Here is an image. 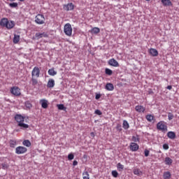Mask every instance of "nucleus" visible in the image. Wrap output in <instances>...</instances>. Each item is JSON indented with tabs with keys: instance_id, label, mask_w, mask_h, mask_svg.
Masks as SVG:
<instances>
[{
	"instance_id": "nucleus-41",
	"label": "nucleus",
	"mask_w": 179,
	"mask_h": 179,
	"mask_svg": "<svg viewBox=\"0 0 179 179\" xmlns=\"http://www.w3.org/2000/svg\"><path fill=\"white\" fill-rule=\"evenodd\" d=\"M94 113L96 114V115H101V114H103V113H101L99 109L96 110Z\"/></svg>"
},
{
	"instance_id": "nucleus-27",
	"label": "nucleus",
	"mask_w": 179,
	"mask_h": 179,
	"mask_svg": "<svg viewBox=\"0 0 179 179\" xmlns=\"http://www.w3.org/2000/svg\"><path fill=\"white\" fill-rule=\"evenodd\" d=\"M48 72L50 76H55L57 75V71H54V69H49Z\"/></svg>"
},
{
	"instance_id": "nucleus-29",
	"label": "nucleus",
	"mask_w": 179,
	"mask_h": 179,
	"mask_svg": "<svg viewBox=\"0 0 179 179\" xmlns=\"http://www.w3.org/2000/svg\"><path fill=\"white\" fill-rule=\"evenodd\" d=\"M145 118L147 120H148L149 122H152L155 117L152 115H147Z\"/></svg>"
},
{
	"instance_id": "nucleus-4",
	"label": "nucleus",
	"mask_w": 179,
	"mask_h": 179,
	"mask_svg": "<svg viewBox=\"0 0 179 179\" xmlns=\"http://www.w3.org/2000/svg\"><path fill=\"white\" fill-rule=\"evenodd\" d=\"M72 25L71 24L67 23L64 27V32L66 36H68V37H71L72 36Z\"/></svg>"
},
{
	"instance_id": "nucleus-51",
	"label": "nucleus",
	"mask_w": 179,
	"mask_h": 179,
	"mask_svg": "<svg viewBox=\"0 0 179 179\" xmlns=\"http://www.w3.org/2000/svg\"><path fill=\"white\" fill-rule=\"evenodd\" d=\"M7 1H13V0H7Z\"/></svg>"
},
{
	"instance_id": "nucleus-44",
	"label": "nucleus",
	"mask_w": 179,
	"mask_h": 179,
	"mask_svg": "<svg viewBox=\"0 0 179 179\" xmlns=\"http://www.w3.org/2000/svg\"><path fill=\"white\" fill-rule=\"evenodd\" d=\"M132 141L134 142H138L139 141V139L138 138H136V136H133L132 137Z\"/></svg>"
},
{
	"instance_id": "nucleus-48",
	"label": "nucleus",
	"mask_w": 179,
	"mask_h": 179,
	"mask_svg": "<svg viewBox=\"0 0 179 179\" xmlns=\"http://www.w3.org/2000/svg\"><path fill=\"white\" fill-rule=\"evenodd\" d=\"M90 136H91L92 138H94V136H95L94 132H91V133H90Z\"/></svg>"
},
{
	"instance_id": "nucleus-2",
	"label": "nucleus",
	"mask_w": 179,
	"mask_h": 179,
	"mask_svg": "<svg viewBox=\"0 0 179 179\" xmlns=\"http://www.w3.org/2000/svg\"><path fill=\"white\" fill-rule=\"evenodd\" d=\"M0 26L1 27H6L8 30H10L15 27V22L8 20V18H2L0 20Z\"/></svg>"
},
{
	"instance_id": "nucleus-33",
	"label": "nucleus",
	"mask_w": 179,
	"mask_h": 179,
	"mask_svg": "<svg viewBox=\"0 0 179 179\" xmlns=\"http://www.w3.org/2000/svg\"><path fill=\"white\" fill-rule=\"evenodd\" d=\"M123 128L124 129H128L129 128V124L127 120L123 121Z\"/></svg>"
},
{
	"instance_id": "nucleus-37",
	"label": "nucleus",
	"mask_w": 179,
	"mask_h": 179,
	"mask_svg": "<svg viewBox=\"0 0 179 179\" xmlns=\"http://www.w3.org/2000/svg\"><path fill=\"white\" fill-rule=\"evenodd\" d=\"M168 118H169V121H171V120H173V118H174V115H173V113H169Z\"/></svg>"
},
{
	"instance_id": "nucleus-34",
	"label": "nucleus",
	"mask_w": 179,
	"mask_h": 179,
	"mask_svg": "<svg viewBox=\"0 0 179 179\" xmlns=\"http://www.w3.org/2000/svg\"><path fill=\"white\" fill-rule=\"evenodd\" d=\"M83 179H90V178L89 177V172L87 171H85L83 173Z\"/></svg>"
},
{
	"instance_id": "nucleus-12",
	"label": "nucleus",
	"mask_w": 179,
	"mask_h": 179,
	"mask_svg": "<svg viewBox=\"0 0 179 179\" xmlns=\"http://www.w3.org/2000/svg\"><path fill=\"white\" fill-rule=\"evenodd\" d=\"M73 8H75V6H73V3H68L67 5H64L63 6V9L64 10H73Z\"/></svg>"
},
{
	"instance_id": "nucleus-23",
	"label": "nucleus",
	"mask_w": 179,
	"mask_h": 179,
	"mask_svg": "<svg viewBox=\"0 0 179 179\" xmlns=\"http://www.w3.org/2000/svg\"><path fill=\"white\" fill-rule=\"evenodd\" d=\"M20 41V36L14 34V38H13V43L14 44H17Z\"/></svg>"
},
{
	"instance_id": "nucleus-17",
	"label": "nucleus",
	"mask_w": 179,
	"mask_h": 179,
	"mask_svg": "<svg viewBox=\"0 0 179 179\" xmlns=\"http://www.w3.org/2000/svg\"><path fill=\"white\" fill-rule=\"evenodd\" d=\"M135 110L137 113H145V108L142 106H136Z\"/></svg>"
},
{
	"instance_id": "nucleus-7",
	"label": "nucleus",
	"mask_w": 179,
	"mask_h": 179,
	"mask_svg": "<svg viewBox=\"0 0 179 179\" xmlns=\"http://www.w3.org/2000/svg\"><path fill=\"white\" fill-rule=\"evenodd\" d=\"M27 152V148L23 146H18L15 148L16 155H24Z\"/></svg>"
},
{
	"instance_id": "nucleus-52",
	"label": "nucleus",
	"mask_w": 179,
	"mask_h": 179,
	"mask_svg": "<svg viewBox=\"0 0 179 179\" xmlns=\"http://www.w3.org/2000/svg\"><path fill=\"white\" fill-rule=\"evenodd\" d=\"M145 1H150V0H145Z\"/></svg>"
},
{
	"instance_id": "nucleus-32",
	"label": "nucleus",
	"mask_w": 179,
	"mask_h": 179,
	"mask_svg": "<svg viewBox=\"0 0 179 179\" xmlns=\"http://www.w3.org/2000/svg\"><path fill=\"white\" fill-rule=\"evenodd\" d=\"M105 73L106 75H108V76H111V75H113V70L110 69H106Z\"/></svg>"
},
{
	"instance_id": "nucleus-40",
	"label": "nucleus",
	"mask_w": 179,
	"mask_h": 179,
	"mask_svg": "<svg viewBox=\"0 0 179 179\" xmlns=\"http://www.w3.org/2000/svg\"><path fill=\"white\" fill-rule=\"evenodd\" d=\"M169 144L165 143L163 145V149H164V150H169Z\"/></svg>"
},
{
	"instance_id": "nucleus-43",
	"label": "nucleus",
	"mask_w": 179,
	"mask_h": 179,
	"mask_svg": "<svg viewBox=\"0 0 179 179\" xmlns=\"http://www.w3.org/2000/svg\"><path fill=\"white\" fill-rule=\"evenodd\" d=\"M26 107H27L28 108H31V103H30L29 102H27L25 103Z\"/></svg>"
},
{
	"instance_id": "nucleus-42",
	"label": "nucleus",
	"mask_w": 179,
	"mask_h": 179,
	"mask_svg": "<svg viewBox=\"0 0 179 179\" xmlns=\"http://www.w3.org/2000/svg\"><path fill=\"white\" fill-rule=\"evenodd\" d=\"M149 153H150V151L148 150H145L144 155L145 157H148V156H149Z\"/></svg>"
},
{
	"instance_id": "nucleus-19",
	"label": "nucleus",
	"mask_w": 179,
	"mask_h": 179,
	"mask_svg": "<svg viewBox=\"0 0 179 179\" xmlns=\"http://www.w3.org/2000/svg\"><path fill=\"white\" fill-rule=\"evenodd\" d=\"M105 89L109 92H112V90H114V85L112 83H107Z\"/></svg>"
},
{
	"instance_id": "nucleus-22",
	"label": "nucleus",
	"mask_w": 179,
	"mask_h": 179,
	"mask_svg": "<svg viewBox=\"0 0 179 179\" xmlns=\"http://www.w3.org/2000/svg\"><path fill=\"white\" fill-rule=\"evenodd\" d=\"M92 34H99L100 33V28L99 27H94L91 29Z\"/></svg>"
},
{
	"instance_id": "nucleus-8",
	"label": "nucleus",
	"mask_w": 179,
	"mask_h": 179,
	"mask_svg": "<svg viewBox=\"0 0 179 179\" xmlns=\"http://www.w3.org/2000/svg\"><path fill=\"white\" fill-rule=\"evenodd\" d=\"M31 78H40V68L35 66L31 71Z\"/></svg>"
},
{
	"instance_id": "nucleus-6",
	"label": "nucleus",
	"mask_w": 179,
	"mask_h": 179,
	"mask_svg": "<svg viewBox=\"0 0 179 179\" xmlns=\"http://www.w3.org/2000/svg\"><path fill=\"white\" fill-rule=\"evenodd\" d=\"M11 94H13V96H15L16 97H19L22 93L20 92V88L18 87H12L10 90Z\"/></svg>"
},
{
	"instance_id": "nucleus-24",
	"label": "nucleus",
	"mask_w": 179,
	"mask_h": 179,
	"mask_svg": "<svg viewBox=\"0 0 179 179\" xmlns=\"http://www.w3.org/2000/svg\"><path fill=\"white\" fill-rule=\"evenodd\" d=\"M9 143L10 147L15 148L16 145H17V141L16 140H10Z\"/></svg>"
},
{
	"instance_id": "nucleus-14",
	"label": "nucleus",
	"mask_w": 179,
	"mask_h": 179,
	"mask_svg": "<svg viewBox=\"0 0 179 179\" xmlns=\"http://www.w3.org/2000/svg\"><path fill=\"white\" fill-rule=\"evenodd\" d=\"M149 54L152 55V57H157V55H159V52L155 48H150L149 50Z\"/></svg>"
},
{
	"instance_id": "nucleus-39",
	"label": "nucleus",
	"mask_w": 179,
	"mask_h": 179,
	"mask_svg": "<svg viewBox=\"0 0 179 179\" xmlns=\"http://www.w3.org/2000/svg\"><path fill=\"white\" fill-rule=\"evenodd\" d=\"M74 157H75V156L72 153H71L68 155V159L69 160H73Z\"/></svg>"
},
{
	"instance_id": "nucleus-31",
	"label": "nucleus",
	"mask_w": 179,
	"mask_h": 179,
	"mask_svg": "<svg viewBox=\"0 0 179 179\" xmlns=\"http://www.w3.org/2000/svg\"><path fill=\"white\" fill-rule=\"evenodd\" d=\"M164 179H169L170 177H171V173L170 172L167 171L164 173Z\"/></svg>"
},
{
	"instance_id": "nucleus-1",
	"label": "nucleus",
	"mask_w": 179,
	"mask_h": 179,
	"mask_svg": "<svg viewBox=\"0 0 179 179\" xmlns=\"http://www.w3.org/2000/svg\"><path fill=\"white\" fill-rule=\"evenodd\" d=\"M25 118L24 116L19 114L15 116V120L17 122V127H20L21 129H27L29 128V124L24 123Z\"/></svg>"
},
{
	"instance_id": "nucleus-26",
	"label": "nucleus",
	"mask_w": 179,
	"mask_h": 179,
	"mask_svg": "<svg viewBox=\"0 0 179 179\" xmlns=\"http://www.w3.org/2000/svg\"><path fill=\"white\" fill-rule=\"evenodd\" d=\"M162 3L164 6H171L173 5L171 1H162Z\"/></svg>"
},
{
	"instance_id": "nucleus-18",
	"label": "nucleus",
	"mask_w": 179,
	"mask_h": 179,
	"mask_svg": "<svg viewBox=\"0 0 179 179\" xmlns=\"http://www.w3.org/2000/svg\"><path fill=\"white\" fill-rule=\"evenodd\" d=\"M133 173L135 176H141L143 175V172L139 170V169H134Z\"/></svg>"
},
{
	"instance_id": "nucleus-9",
	"label": "nucleus",
	"mask_w": 179,
	"mask_h": 179,
	"mask_svg": "<svg viewBox=\"0 0 179 179\" xmlns=\"http://www.w3.org/2000/svg\"><path fill=\"white\" fill-rule=\"evenodd\" d=\"M43 37H44L45 38H47V37H48V34H47V33H45V32L36 33L35 34V38L36 40H40V38H43Z\"/></svg>"
},
{
	"instance_id": "nucleus-35",
	"label": "nucleus",
	"mask_w": 179,
	"mask_h": 179,
	"mask_svg": "<svg viewBox=\"0 0 179 179\" xmlns=\"http://www.w3.org/2000/svg\"><path fill=\"white\" fill-rule=\"evenodd\" d=\"M57 108L59 110H66V108L64 106V104H58L57 105Z\"/></svg>"
},
{
	"instance_id": "nucleus-47",
	"label": "nucleus",
	"mask_w": 179,
	"mask_h": 179,
	"mask_svg": "<svg viewBox=\"0 0 179 179\" xmlns=\"http://www.w3.org/2000/svg\"><path fill=\"white\" fill-rule=\"evenodd\" d=\"M73 166H78V161H73Z\"/></svg>"
},
{
	"instance_id": "nucleus-15",
	"label": "nucleus",
	"mask_w": 179,
	"mask_h": 179,
	"mask_svg": "<svg viewBox=\"0 0 179 179\" xmlns=\"http://www.w3.org/2000/svg\"><path fill=\"white\" fill-rule=\"evenodd\" d=\"M55 86V80L54 79H49L47 84V87L49 89H52Z\"/></svg>"
},
{
	"instance_id": "nucleus-50",
	"label": "nucleus",
	"mask_w": 179,
	"mask_h": 179,
	"mask_svg": "<svg viewBox=\"0 0 179 179\" xmlns=\"http://www.w3.org/2000/svg\"><path fill=\"white\" fill-rule=\"evenodd\" d=\"M19 1H24V0H19Z\"/></svg>"
},
{
	"instance_id": "nucleus-36",
	"label": "nucleus",
	"mask_w": 179,
	"mask_h": 179,
	"mask_svg": "<svg viewBox=\"0 0 179 179\" xmlns=\"http://www.w3.org/2000/svg\"><path fill=\"white\" fill-rule=\"evenodd\" d=\"M112 176L114 178H117L118 177V172L117 171H112Z\"/></svg>"
},
{
	"instance_id": "nucleus-20",
	"label": "nucleus",
	"mask_w": 179,
	"mask_h": 179,
	"mask_svg": "<svg viewBox=\"0 0 179 179\" xmlns=\"http://www.w3.org/2000/svg\"><path fill=\"white\" fill-rule=\"evenodd\" d=\"M167 136L169 139H176V133L174 131H169Z\"/></svg>"
},
{
	"instance_id": "nucleus-3",
	"label": "nucleus",
	"mask_w": 179,
	"mask_h": 179,
	"mask_svg": "<svg viewBox=\"0 0 179 179\" xmlns=\"http://www.w3.org/2000/svg\"><path fill=\"white\" fill-rule=\"evenodd\" d=\"M157 129L162 131V132H167V124L164 121H160L157 124Z\"/></svg>"
},
{
	"instance_id": "nucleus-49",
	"label": "nucleus",
	"mask_w": 179,
	"mask_h": 179,
	"mask_svg": "<svg viewBox=\"0 0 179 179\" xmlns=\"http://www.w3.org/2000/svg\"><path fill=\"white\" fill-rule=\"evenodd\" d=\"M161 1H170V0H161Z\"/></svg>"
},
{
	"instance_id": "nucleus-13",
	"label": "nucleus",
	"mask_w": 179,
	"mask_h": 179,
	"mask_svg": "<svg viewBox=\"0 0 179 179\" xmlns=\"http://www.w3.org/2000/svg\"><path fill=\"white\" fill-rule=\"evenodd\" d=\"M40 104L41 105L42 108H48V101L46 99H41Z\"/></svg>"
},
{
	"instance_id": "nucleus-45",
	"label": "nucleus",
	"mask_w": 179,
	"mask_h": 179,
	"mask_svg": "<svg viewBox=\"0 0 179 179\" xmlns=\"http://www.w3.org/2000/svg\"><path fill=\"white\" fill-rule=\"evenodd\" d=\"M101 97V95L100 94H97L96 96H95V99L96 100H99V99H100Z\"/></svg>"
},
{
	"instance_id": "nucleus-38",
	"label": "nucleus",
	"mask_w": 179,
	"mask_h": 179,
	"mask_svg": "<svg viewBox=\"0 0 179 179\" xmlns=\"http://www.w3.org/2000/svg\"><path fill=\"white\" fill-rule=\"evenodd\" d=\"M17 3H9V6L10 8H17Z\"/></svg>"
},
{
	"instance_id": "nucleus-10",
	"label": "nucleus",
	"mask_w": 179,
	"mask_h": 179,
	"mask_svg": "<svg viewBox=\"0 0 179 179\" xmlns=\"http://www.w3.org/2000/svg\"><path fill=\"white\" fill-rule=\"evenodd\" d=\"M138 150H139V145H138L136 143H131L130 150H131V152H136Z\"/></svg>"
},
{
	"instance_id": "nucleus-28",
	"label": "nucleus",
	"mask_w": 179,
	"mask_h": 179,
	"mask_svg": "<svg viewBox=\"0 0 179 179\" xmlns=\"http://www.w3.org/2000/svg\"><path fill=\"white\" fill-rule=\"evenodd\" d=\"M1 169L3 170H8V169H9V164L6 162L1 164Z\"/></svg>"
},
{
	"instance_id": "nucleus-16",
	"label": "nucleus",
	"mask_w": 179,
	"mask_h": 179,
	"mask_svg": "<svg viewBox=\"0 0 179 179\" xmlns=\"http://www.w3.org/2000/svg\"><path fill=\"white\" fill-rule=\"evenodd\" d=\"M31 86H33L34 87H36V86H37V85H38V80L37 78H36V77H32L31 79V82H30Z\"/></svg>"
},
{
	"instance_id": "nucleus-5",
	"label": "nucleus",
	"mask_w": 179,
	"mask_h": 179,
	"mask_svg": "<svg viewBox=\"0 0 179 179\" xmlns=\"http://www.w3.org/2000/svg\"><path fill=\"white\" fill-rule=\"evenodd\" d=\"M35 22L37 24H44L45 23V17L43 15L38 14L35 17Z\"/></svg>"
},
{
	"instance_id": "nucleus-46",
	"label": "nucleus",
	"mask_w": 179,
	"mask_h": 179,
	"mask_svg": "<svg viewBox=\"0 0 179 179\" xmlns=\"http://www.w3.org/2000/svg\"><path fill=\"white\" fill-rule=\"evenodd\" d=\"M166 89H168V90H171V89H173V87L171 85H168L166 87Z\"/></svg>"
},
{
	"instance_id": "nucleus-11",
	"label": "nucleus",
	"mask_w": 179,
	"mask_h": 179,
	"mask_svg": "<svg viewBox=\"0 0 179 179\" xmlns=\"http://www.w3.org/2000/svg\"><path fill=\"white\" fill-rule=\"evenodd\" d=\"M108 65H110V66H115V67L120 66V64L115 59H109Z\"/></svg>"
},
{
	"instance_id": "nucleus-21",
	"label": "nucleus",
	"mask_w": 179,
	"mask_h": 179,
	"mask_svg": "<svg viewBox=\"0 0 179 179\" xmlns=\"http://www.w3.org/2000/svg\"><path fill=\"white\" fill-rule=\"evenodd\" d=\"M165 164H166L167 166H171V164H173V159H171V158L166 157L165 158Z\"/></svg>"
},
{
	"instance_id": "nucleus-30",
	"label": "nucleus",
	"mask_w": 179,
	"mask_h": 179,
	"mask_svg": "<svg viewBox=\"0 0 179 179\" xmlns=\"http://www.w3.org/2000/svg\"><path fill=\"white\" fill-rule=\"evenodd\" d=\"M117 169L118 171H122L124 170V165H122L121 163H118L117 164Z\"/></svg>"
},
{
	"instance_id": "nucleus-25",
	"label": "nucleus",
	"mask_w": 179,
	"mask_h": 179,
	"mask_svg": "<svg viewBox=\"0 0 179 179\" xmlns=\"http://www.w3.org/2000/svg\"><path fill=\"white\" fill-rule=\"evenodd\" d=\"M22 145H24V146H26L27 148H30V146H31V143L29 140H24L22 142Z\"/></svg>"
}]
</instances>
